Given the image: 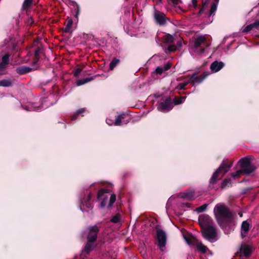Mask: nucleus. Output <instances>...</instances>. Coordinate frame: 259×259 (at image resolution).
Masks as SVG:
<instances>
[{
    "label": "nucleus",
    "mask_w": 259,
    "mask_h": 259,
    "mask_svg": "<svg viewBox=\"0 0 259 259\" xmlns=\"http://www.w3.org/2000/svg\"><path fill=\"white\" fill-rule=\"evenodd\" d=\"M215 218L218 223L222 226L230 221L233 218L232 213L224 204H217L213 209Z\"/></svg>",
    "instance_id": "nucleus-1"
},
{
    "label": "nucleus",
    "mask_w": 259,
    "mask_h": 259,
    "mask_svg": "<svg viewBox=\"0 0 259 259\" xmlns=\"http://www.w3.org/2000/svg\"><path fill=\"white\" fill-rule=\"evenodd\" d=\"M210 42L205 35H200L194 40L193 45L190 48V52L194 56H201L204 52V47L209 46Z\"/></svg>",
    "instance_id": "nucleus-2"
},
{
    "label": "nucleus",
    "mask_w": 259,
    "mask_h": 259,
    "mask_svg": "<svg viewBox=\"0 0 259 259\" xmlns=\"http://www.w3.org/2000/svg\"><path fill=\"white\" fill-rule=\"evenodd\" d=\"M202 236L210 242H214L218 240L215 228L212 226H208L203 229Z\"/></svg>",
    "instance_id": "nucleus-3"
},
{
    "label": "nucleus",
    "mask_w": 259,
    "mask_h": 259,
    "mask_svg": "<svg viewBox=\"0 0 259 259\" xmlns=\"http://www.w3.org/2000/svg\"><path fill=\"white\" fill-rule=\"evenodd\" d=\"M232 164L230 165H226L223 161L213 174L212 177L210 180V183L211 184L215 183L219 178V175L222 174L223 176L225 175V174L229 170Z\"/></svg>",
    "instance_id": "nucleus-4"
},
{
    "label": "nucleus",
    "mask_w": 259,
    "mask_h": 259,
    "mask_svg": "<svg viewBox=\"0 0 259 259\" xmlns=\"http://www.w3.org/2000/svg\"><path fill=\"white\" fill-rule=\"evenodd\" d=\"M173 39L172 36L169 34L166 35L163 37V41L164 44H165V46H167L166 52H168L170 53L175 51L178 48H180L182 46V44L181 40L177 42L178 46L175 45H171L170 44L172 42Z\"/></svg>",
    "instance_id": "nucleus-5"
},
{
    "label": "nucleus",
    "mask_w": 259,
    "mask_h": 259,
    "mask_svg": "<svg viewBox=\"0 0 259 259\" xmlns=\"http://www.w3.org/2000/svg\"><path fill=\"white\" fill-rule=\"evenodd\" d=\"M240 162L241 170H242V172L244 174L249 175L254 171L255 167L251 163L250 161L248 159H242Z\"/></svg>",
    "instance_id": "nucleus-6"
},
{
    "label": "nucleus",
    "mask_w": 259,
    "mask_h": 259,
    "mask_svg": "<svg viewBox=\"0 0 259 259\" xmlns=\"http://www.w3.org/2000/svg\"><path fill=\"white\" fill-rule=\"evenodd\" d=\"M157 237L158 245L160 249L163 251L166 242V235L165 232L159 229H157Z\"/></svg>",
    "instance_id": "nucleus-7"
},
{
    "label": "nucleus",
    "mask_w": 259,
    "mask_h": 259,
    "mask_svg": "<svg viewBox=\"0 0 259 259\" xmlns=\"http://www.w3.org/2000/svg\"><path fill=\"white\" fill-rule=\"evenodd\" d=\"M252 250V247L250 245L242 243L239 248L240 257H242L243 256L246 257H249L251 254Z\"/></svg>",
    "instance_id": "nucleus-8"
},
{
    "label": "nucleus",
    "mask_w": 259,
    "mask_h": 259,
    "mask_svg": "<svg viewBox=\"0 0 259 259\" xmlns=\"http://www.w3.org/2000/svg\"><path fill=\"white\" fill-rule=\"evenodd\" d=\"M96 238L97 235L95 234L93 235H88V242L84 249V252H85L87 254H88L92 250L94 246V242L96 240Z\"/></svg>",
    "instance_id": "nucleus-9"
},
{
    "label": "nucleus",
    "mask_w": 259,
    "mask_h": 259,
    "mask_svg": "<svg viewBox=\"0 0 259 259\" xmlns=\"http://www.w3.org/2000/svg\"><path fill=\"white\" fill-rule=\"evenodd\" d=\"M157 109L159 111L165 113L169 111L172 109L170 102L168 100L158 103Z\"/></svg>",
    "instance_id": "nucleus-10"
},
{
    "label": "nucleus",
    "mask_w": 259,
    "mask_h": 259,
    "mask_svg": "<svg viewBox=\"0 0 259 259\" xmlns=\"http://www.w3.org/2000/svg\"><path fill=\"white\" fill-rule=\"evenodd\" d=\"M154 16L156 22L160 25L165 24L166 20H168V19L166 18L165 15L163 13L158 11H155Z\"/></svg>",
    "instance_id": "nucleus-11"
},
{
    "label": "nucleus",
    "mask_w": 259,
    "mask_h": 259,
    "mask_svg": "<svg viewBox=\"0 0 259 259\" xmlns=\"http://www.w3.org/2000/svg\"><path fill=\"white\" fill-rule=\"evenodd\" d=\"M11 54L9 53L5 54L1 58V74L4 73V71L9 63V57Z\"/></svg>",
    "instance_id": "nucleus-12"
},
{
    "label": "nucleus",
    "mask_w": 259,
    "mask_h": 259,
    "mask_svg": "<svg viewBox=\"0 0 259 259\" xmlns=\"http://www.w3.org/2000/svg\"><path fill=\"white\" fill-rule=\"evenodd\" d=\"M125 115L124 113L121 114L117 116L116 118L115 121L114 122V124L115 125L119 126L122 125V121L121 120L125 118ZM130 118L128 117L127 119H126L125 120H123L122 123L123 124H127L130 122Z\"/></svg>",
    "instance_id": "nucleus-13"
},
{
    "label": "nucleus",
    "mask_w": 259,
    "mask_h": 259,
    "mask_svg": "<svg viewBox=\"0 0 259 259\" xmlns=\"http://www.w3.org/2000/svg\"><path fill=\"white\" fill-rule=\"evenodd\" d=\"M224 66L222 62L214 61L210 65V69L213 72L219 71Z\"/></svg>",
    "instance_id": "nucleus-14"
},
{
    "label": "nucleus",
    "mask_w": 259,
    "mask_h": 259,
    "mask_svg": "<svg viewBox=\"0 0 259 259\" xmlns=\"http://www.w3.org/2000/svg\"><path fill=\"white\" fill-rule=\"evenodd\" d=\"M196 73L193 74L189 80L190 82L193 81L195 83H201L204 79L208 75L206 73H204L202 76H197Z\"/></svg>",
    "instance_id": "nucleus-15"
},
{
    "label": "nucleus",
    "mask_w": 259,
    "mask_h": 259,
    "mask_svg": "<svg viewBox=\"0 0 259 259\" xmlns=\"http://www.w3.org/2000/svg\"><path fill=\"white\" fill-rule=\"evenodd\" d=\"M180 196L181 198L188 200H194L196 198L194 191L192 190H188L185 192L180 193Z\"/></svg>",
    "instance_id": "nucleus-16"
},
{
    "label": "nucleus",
    "mask_w": 259,
    "mask_h": 259,
    "mask_svg": "<svg viewBox=\"0 0 259 259\" xmlns=\"http://www.w3.org/2000/svg\"><path fill=\"white\" fill-rule=\"evenodd\" d=\"M250 228V224L246 221H243L241 225V235L242 238L247 236V232Z\"/></svg>",
    "instance_id": "nucleus-17"
},
{
    "label": "nucleus",
    "mask_w": 259,
    "mask_h": 259,
    "mask_svg": "<svg viewBox=\"0 0 259 259\" xmlns=\"http://www.w3.org/2000/svg\"><path fill=\"white\" fill-rule=\"evenodd\" d=\"M259 28V21L255 22L254 23H253L250 25H247L243 30V32H247L251 30H252L253 28Z\"/></svg>",
    "instance_id": "nucleus-18"
},
{
    "label": "nucleus",
    "mask_w": 259,
    "mask_h": 259,
    "mask_svg": "<svg viewBox=\"0 0 259 259\" xmlns=\"http://www.w3.org/2000/svg\"><path fill=\"white\" fill-rule=\"evenodd\" d=\"M197 250L202 253H205L209 250L208 248L201 242H198L195 245Z\"/></svg>",
    "instance_id": "nucleus-19"
},
{
    "label": "nucleus",
    "mask_w": 259,
    "mask_h": 259,
    "mask_svg": "<svg viewBox=\"0 0 259 259\" xmlns=\"http://www.w3.org/2000/svg\"><path fill=\"white\" fill-rule=\"evenodd\" d=\"M170 65L169 64H166L163 67H158L156 70L155 72L159 74H162L164 71H166L170 69Z\"/></svg>",
    "instance_id": "nucleus-20"
},
{
    "label": "nucleus",
    "mask_w": 259,
    "mask_h": 259,
    "mask_svg": "<svg viewBox=\"0 0 259 259\" xmlns=\"http://www.w3.org/2000/svg\"><path fill=\"white\" fill-rule=\"evenodd\" d=\"M93 79V77H87L85 79H79L76 81V84L78 86L85 84Z\"/></svg>",
    "instance_id": "nucleus-21"
},
{
    "label": "nucleus",
    "mask_w": 259,
    "mask_h": 259,
    "mask_svg": "<svg viewBox=\"0 0 259 259\" xmlns=\"http://www.w3.org/2000/svg\"><path fill=\"white\" fill-rule=\"evenodd\" d=\"M31 69L29 67L23 66L17 68V72L19 74H22L26 72L30 71Z\"/></svg>",
    "instance_id": "nucleus-22"
},
{
    "label": "nucleus",
    "mask_w": 259,
    "mask_h": 259,
    "mask_svg": "<svg viewBox=\"0 0 259 259\" xmlns=\"http://www.w3.org/2000/svg\"><path fill=\"white\" fill-rule=\"evenodd\" d=\"M90 233L89 235H94L95 234L97 236V233L99 231L98 227L96 226H91L89 228Z\"/></svg>",
    "instance_id": "nucleus-23"
},
{
    "label": "nucleus",
    "mask_w": 259,
    "mask_h": 259,
    "mask_svg": "<svg viewBox=\"0 0 259 259\" xmlns=\"http://www.w3.org/2000/svg\"><path fill=\"white\" fill-rule=\"evenodd\" d=\"M12 81L9 79H3L1 80V86L8 87L12 85Z\"/></svg>",
    "instance_id": "nucleus-24"
},
{
    "label": "nucleus",
    "mask_w": 259,
    "mask_h": 259,
    "mask_svg": "<svg viewBox=\"0 0 259 259\" xmlns=\"http://www.w3.org/2000/svg\"><path fill=\"white\" fill-rule=\"evenodd\" d=\"M119 60L116 58H114L111 62L110 63V69L112 70L119 63Z\"/></svg>",
    "instance_id": "nucleus-25"
},
{
    "label": "nucleus",
    "mask_w": 259,
    "mask_h": 259,
    "mask_svg": "<svg viewBox=\"0 0 259 259\" xmlns=\"http://www.w3.org/2000/svg\"><path fill=\"white\" fill-rule=\"evenodd\" d=\"M218 3H212L211 4V9L210 10L209 16L214 15V12L216 11L217 9V5Z\"/></svg>",
    "instance_id": "nucleus-26"
},
{
    "label": "nucleus",
    "mask_w": 259,
    "mask_h": 259,
    "mask_svg": "<svg viewBox=\"0 0 259 259\" xmlns=\"http://www.w3.org/2000/svg\"><path fill=\"white\" fill-rule=\"evenodd\" d=\"M32 4V0H24L23 4V8L27 9L29 8Z\"/></svg>",
    "instance_id": "nucleus-27"
},
{
    "label": "nucleus",
    "mask_w": 259,
    "mask_h": 259,
    "mask_svg": "<svg viewBox=\"0 0 259 259\" xmlns=\"http://www.w3.org/2000/svg\"><path fill=\"white\" fill-rule=\"evenodd\" d=\"M207 207V204H203L202 205L197 207L196 209V210L198 213L202 212L206 209Z\"/></svg>",
    "instance_id": "nucleus-28"
},
{
    "label": "nucleus",
    "mask_w": 259,
    "mask_h": 259,
    "mask_svg": "<svg viewBox=\"0 0 259 259\" xmlns=\"http://www.w3.org/2000/svg\"><path fill=\"white\" fill-rule=\"evenodd\" d=\"M116 200V196L114 194H112L110 197V201L108 204L109 207H111L112 204L115 202Z\"/></svg>",
    "instance_id": "nucleus-29"
},
{
    "label": "nucleus",
    "mask_w": 259,
    "mask_h": 259,
    "mask_svg": "<svg viewBox=\"0 0 259 259\" xmlns=\"http://www.w3.org/2000/svg\"><path fill=\"white\" fill-rule=\"evenodd\" d=\"M208 2H209V0H205V1L203 2L202 8L200 10V11L199 12V14L201 15L203 13L204 9H205V7H206L208 3Z\"/></svg>",
    "instance_id": "nucleus-30"
},
{
    "label": "nucleus",
    "mask_w": 259,
    "mask_h": 259,
    "mask_svg": "<svg viewBox=\"0 0 259 259\" xmlns=\"http://www.w3.org/2000/svg\"><path fill=\"white\" fill-rule=\"evenodd\" d=\"M189 83H190V81H186V82H183V83H179L178 84V85L177 86V89L178 90H183Z\"/></svg>",
    "instance_id": "nucleus-31"
},
{
    "label": "nucleus",
    "mask_w": 259,
    "mask_h": 259,
    "mask_svg": "<svg viewBox=\"0 0 259 259\" xmlns=\"http://www.w3.org/2000/svg\"><path fill=\"white\" fill-rule=\"evenodd\" d=\"M120 221V217L118 214H116L111 219L110 221L113 223H117Z\"/></svg>",
    "instance_id": "nucleus-32"
},
{
    "label": "nucleus",
    "mask_w": 259,
    "mask_h": 259,
    "mask_svg": "<svg viewBox=\"0 0 259 259\" xmlns=\"http://www.w3.org/2000/svg\"><path fill=\"white\" fill-rule=\"evenodd\" d=\"M72 20L71 19H69L68 20V22H67V25L65 28V32H68L69 31L71 26H72Z\"/></svg>",
    "instance_id": "nucleus-33"
},
{
    "label": "nucleus",
    "mask_w": 259,
    "mask_h": 259,
    "mask_svg": "<svg viewBox=\"0 0 259 259\" xmlns=\"http://www.w3.org/2000/svg\"><path fill=\"white\" fill-rule=\"evenodd\" d=\"M242 172V170L241 169L237 170L235 173H232L231 176L233 178V179H235V178L238 177L240 176V174H241Z\"/></svg>",
    "instance_id": "nucleus-34"
},
{
    "label": "nucleus",
    "mask_w": 259,
    "mask_h": 259,
    "mask_svg": "<svg viewBox=\"0 0 259 259\" xmlns=\"http://www.w3.org/2000/svg\"><path fill=\"white\" fill-rule=\"evenodd\" d=\"M231 183V180L230 179L224 180L222 183V187L225 188L226 187L228 184Z\"/></svg>",
    "instance_id": "nucleus-35"
},
{
    "label": "nucleus",
    "mask_w": 259,
    "mask_h": 259,
    "mask_svg": "<svg viewBox=\"0 0 259 259\" xmlns=\"http://www.w3.org/2000/svg\"><path fill=\"white\" fill-rule=\"evenodd\" d=\"M184 98H175L174 99V102L176 104H179L183 102L184 101Z\"/></svg>",
    "instance_id": "nucleus-36"
},
{
    "label": "nucleus",
    "mask_w": 259,
    "mask_h": 259,
    "mask_svg": "<svg viewBox=\"0 0 259 259\" xmlns=\"http://www.w3.org/2000/svg\"><path fill=\"white\" fill-rule=\"evenodd\" d=\"M84 111V110L83 108L78 109L77 111V112L76 113V114L74 116H72L71 119L72 120H74L75 119V118H76V115H78L79 114H81V113H83Z\"/></svg>",
    "instance_id": "nucleus-37"
},
{
    "label": "nucleus",
    "mask_w": 259,
    "mask_h": 259,
    "mask_svg": "<svg viewBox=\"0 0 259 259\" xmlns=\"http://www.w3.org/2000/svg\"><path fill=\"white\" fill-rule=\"evenodd\" d=\"M39 51H40V49L39 48L37 49L35 52H34V55H35V58L36 59V61H35L34 62L33 64H35L36 63V61L38 60V56H39Z\"/></svg>",
    "instance_id": "nucleus-38"
},
{
    "label": "nucleus",
    "mask_w": 259,
    "mask_h": 259,
    "mask_svg": "<svg viewBox=\"0 0 259 259\" xmlns=\"http://www.w3.org/2000/svg\"><path fill=\"white\" fill-rule=\"evenodd\" d=\"M106 123L109 125H112L113 124H114V121H113V120L109 118H107L106 119Z\"/></svg>",
    "instance_id": "nucleus-39"
},
{
    "label": "nucleus",
    "mask_w": 259,
    "mask_h": 259,
    "mask_svg": "<svg viewBox=\"0 0 259 259\" xmlns=\"http://www.w3.org/2000/svg\"><path fill=\"white\" fill-rule=\"evenodd\" d=\"M184 238L188 245L192 244V242H191L190 238H188L187 237H186L185 235H184Z\"/></svg>",
    "instance_id": "nucleus-40"
},
{
    "label": "nucleus",
    "mask_w": 259,
    "mask_h": 259,
    "mask_svg": "<svg viewBox=\"0 0 259 259\" xmlns=\"http://www.w3.org/2000/svg\"><path fill=\"white\" fill-rule=\"evenodd\" d=\"M170 1L171 2L172 4L173 5H174L175 6L178 5L180 2V0H170Z\"/></svg>",
    "instance_id": "nucleus-41"
},
{
    "label": "nucleus",
    "mask_w": 259,
    "mask_h": 259,
    "mask_svg": "<svg viewBox=\"0 0 259 259\" xmlns=\"http://www.w3.org/2000/svg\"><path fill=\"white\" fill-rule=\"evenodd\" d=\"M81 71V69L80 68L76 69L74 73V75L75 76H77L79 75V74L80 73Z\"/></svg>",
    "instance_id": "nucleus-42"
},
{
    "label": "nucleus",
    "mask_w": 259,
    "mask_h": 259,
    "mask_svg": "<svg viewBox=\"0 0 259 259\" xmlns=\"http://www.w3.org/2000/svg\"><path fill=\"white\" fill-rule=\"evenodd\" d=\"M192 4L194 8L197 7V0H192Z\"/></svg>",
    "instance_id": "nucleus-43"
},
{
    "label": "nucleus",
    "mask_w": 259,
    "mask_h": 259,
    "mask_svg": "<svg viewBox=\"0 0 259 259\" xmlns=\"http://www.w3.org/2000/svg\"><path fill=\"white\" fill-rule=\"evenodd\" d=\"M105 204H106L105 200V199H104V200L102 201V202H101V207H104V206H105Z\"/></svg>",
    "instance_id": "nucleus-44"
},
{
    "label": "nucleus",
    "mask_w": 259,
    "mask_h": 259,
    "mask_svg": "<svg viewBox=\"0 0 259 259\" xmlns=\"http://www.w3.org/2000/svg\"><path fill=\"white\" fill-rule=\"evenodd\" d=\"M104 191L107 192L106 190H100L98 193L99 195H101V194H102L104 192Z\"/></svg>",
    "instance_id": "nucleus-45"
},
{
    "label": "nucleus",
    "mask_w": 259,
    "mask_h": 259,
    "mask_svg": "<svg viewBox=\"0 0 259 259\" xmlns=\"http://www.w3.org/2000/svg\"><path fill=\"white\" fill-rule=\"evenodd\" d=\"M28 23L29 24H31L32 22H33V20H32V18H30L29 19H28Z\"/></svg>",
    "instance_id": "nucleus-46"
},
{
    "label": "nucleus",
    "mask_w": 259,
    "mask_h": 259,
    "mask_svg": "<svg viewBox=\"0 0 259 259\" xmlns=\"http://www.w3.org/2000/svg\"><path fill=\"white\" fill-rule=\"evenodd\" d=\"M79 10H77V12H76V14H75V17H76V18H77V17H78V15H79Z\"/></svg>",
    "instance_id": "nucleus-47"
},
{
    "label": "nucleus",
    "mask_w": 259,
    "mask_h": 259,
    "mask_svg": "<svg viewBox=\"0 0 259 259\" xmlns=\"http://www.w3.org/2000/svg\"><path fill=\"white\" fill-rule=\"evenodd\" d=\"M11 45L14 46V44L12 42H10V44L9 45V46H11Z\"/></svg>",
    "instance_id": "nucleus-48"
},
{
    "label": "nucleus",
    "mask_w": 259,
    "mask_h": 259,
    "mask_svg": "<svg viewBox=\"0 0 259 259\" xmlns=\"http://www.w3.org/2000/svg\"><path fill=\"white\" fill-rule=\"evenodd\" d=\"M239 215L240 217H242V213H239Z\"/></svg>",
    "instance_id": "nucleus-49"
},
{
    "label": "nucleus",
    "mask_w": 259,
    "mask_h": 259,
    "mask_svg": "<svg viewBox=\"0 0 259 259\" xmlns=\"http://www.w3.org/2000/svg\"><path fill=\"white\" fill-rule=\"evenodd\" d=\"M215 1L217 2V3H219V0H215Z\"/></svg>",
    "instance_id": "nucleus-50"
},
{
    "label": "nucleus",
    "mask_w": 259,
    "mask_h": 259,
    "mask_svg": "<svg viewBox=\"0 0 259 259\" xmlns=\"http://www.w3.org/2000/svg\"><path fill=\"white\" fill-rule=\"evenodd\" d=\"M90 199V197L89 196L88 198V200H89Z\"/></svg>",
    "instance_id": "nucleus-51"
}]
</instances>
